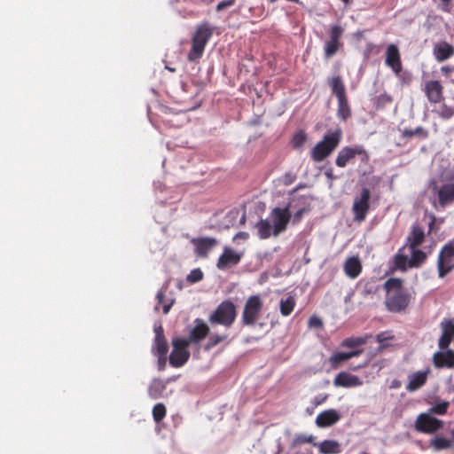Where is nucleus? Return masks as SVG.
I'll list each match as a JSON object with an SVG mask.
<instances>
[{"instance_id":"1","label":"nucleus","mask_w":454,"mask_h":454,"mask_svg":"<svg viewBox=\"0 0 454 454\" xmlns=\"http://www.w3.org/2000/svg\"><path fill=\"white\" fill-rule=\"evenodd\" d=\"M291 217L288 207L273 208L269 218L261 220L256 224L259 238L266 239L270 235L278 236L286 230Z\"/></svg>"},{"instance_id":"2","label":"nucleus","mask_w":454,"mask_h":454,"mask_svg":"<svg viewBox=\"0 0 454 454\" xmlns=\"http://www.w3.org/2000/svg\"><path fill=\"white\" fill-rule=\"evenodd\" d=\"M341 138L340 130L326 133L323 139L317 143L311 150V159L315 162H321L327 158L339 145Z\"/></svg>"},{"instance_id":"3","label":"nucleus","mask_w":454,"mask_h":454,"mask_svg":"<svg viewBox=\"0 0 454 454\" xmlns=\"http://www.w3.org/2000/svg\"><path fill=\"white\" fill-rule=\"evenodd\" d=\"M427 254L418 247H403L395 257L398 269L406 270L408 268H418L427 259Z\"/></svg>"},{"instance_id":"4","label":"nucleus","mask_w":454,"mask_h":454,"mask_svg":"<svg viewBox=\"0 0 454 454\" xmlns=\"http://www.w3.org/2000/svg\"><path fill=\"white\" fill-rule=\"evenodd\" d=\"M213 35V29L208 24H202L197 30L192 40V49L188 53L189 61H196L203 55L205 47Z\"/></svg>"},{"instance_id":"5","label":"nucleus","mask_w":454,"mask_h":454,"mask_svg":"<svg viewBox=\"0 0 454 454\" xmlns=\"http://www.w3.org/2000/svg\"><path fill=\"white\" fill-rule=\"evenodd\" d=\"M263 301L260 295H251L245 302L241 315V322L245 325H254L260 317Z\"/></svg>"},{"instance_id":"6","label":"nucleus","mask_w":454,"mask_h":454,"mask_svg":"<svg viewBox=\"0 0 454 454\" xmlns=\"http://www.w3.org/2000/svg\"><path fill=\"white\" fill-rule=\"evenodd\" d=\"M236 318V307L230 301H223L209 317L212 324H219L229 327Z\"/></svg>"},{"instance_id":"7","label":"nucleus","mask_w":454,"mask_h":454,"mask_svg":"<svg viewBox=\"0 0 454 454\" xmlns=\"http://www.w3.org/2000/svg\"><path fill=\"white\" fill-rule=\"evenodd\" d=\"M437 268L440 278H443L454 268V239L442 248L438 255Z\"/></svg>"},{"instance_id":"8","label":"nucleus","mask_w":454,"mask_h":454,"mask_svg":"<svg viewBox=\"0 0 454 454\" xmlns=\"http://www.w3.org/2000/svg\"><path fill=\"white\" fill-rule=\"evenodd\" d=\"M356 155H359L361 157V160L364 162H367L369 160V155L364 146H345L338 153L335 164L339 168H345Z\"/></svg>"},{"instance_id":"9","label":"nucleus","mask_w":454,"mask_h":454,"mask_svg":"<svg viewBox=\"0 0 454 454\" xmlns=\"http://www.w3.org/2000/svg\"><path fill=\"white\" fill-rule=\"evenodd\" d=\"M172 344L173 350L169 356V364L173 367H180L187 362L190 356L187 350L189 341L185 339L176 338L173 340Z\"/></svg>"},{"instance_id":"10","label":"nucleus","mask_w":454,"mask_h":454,"mask_svg":"<svg viewBox=\"0 0 454 454\" xmlns=\"http://www.w3.org/2000/svg\"><path fill=\"white\" fill-rule=\"evenodd\" d=\"M371 192L369 189L363 188L359 197L354 200L352 211L355 215L354 219L362 222L365 219L370 205Z\"/></svg>"},{"instance_id":"11","label":"nucleus","mask_w":454,"mask_h":454,"mask_svg":"<svg viewBox=\"0 0 454 454\" xmlns=\"http://www.w3.org/2000/svg\"><path fill=\"white\" fill-rule=\"evenodd\" d=\"M443 422L433 417L430 413L420 414L416 420L418 431L432 434L442 428Z\"/></svg>"},{"instance_id":"12","label":"nucleus","mask_w":454,"mask_h":454,"mask_svg":"<svg viewBox=\"0 0 454 454\" xmlns=\"http://www.w3.org/2000/svg\"><path fill=\"white\" fill-rule=\"evenodd\" d=\"M343 28L340 26L334 25L330 30V40L325 45V56L330 59L338 51L340 43V39L342 36Z\"/></svg>"},{"instance_id":"13","label":"nucleus","mask_w":454,"mask_h":454,"mask_svg":"<svg viewBox=\"0 0 454 454\" xmlns=\"http://www.w3.org/2000/svg\"><path fill=\"white\" fill-rule=\"evenodd\" d=\"M432 189L434 194H437L439 204L442 207L454 201V183H448L438 186L435 182L432 184Z\"/></svg>"},{"instance_id":"14","label":"nucleus","mask_w":454,"mask_h":454,"mask_svg":"<svg viewBox=\"0 0 454 454\" xmlns=\"http://www.w3.org/2000/svg\"><path fill=\"white\" fill-rule=\"evenodd\" d=\"M241 254L230 247H224L223 254L218 258L216 266L219 270H224L239 262Z\"/></svg>"},{"instance_id":"15","label":"nucleus","mask_w":454,"mask_h":454,"mask_svg":"<svg viewBox=\"0 0 454 454\" xmlns=\"http://www.w3.org/2000/svg\"><path fill=\"white\" fill-rule=\"evenodd\" d=\"M362 384L363 381L358 376L345 372L338 373L333 380L336 387H355Z\"/></svg>"},{"instance_id":"16","label":"nucleus","mask_w":454,"mask_h":454,"mask_svg":"<svg viewBox=\"0 0 454 454\" xmlns=\"http://www.w3.org/2000/svg\"><path fill=\"white\" fill-rule=\"evenodd\" d=\"M340 414L334 409H329L320 412L315 420L318 427L325 428L336 424L340 419Z\"/></svg>"},{"instance_id":"17","label":"nucleus","mask_w":454,"mask_h":454,"mask_svg":"<svg viewBox=\"0 0 454 454\" xmlns=\"http://www.w3.org/2000/svg\"><path fill=\"white\" fill-rule=\"evenodd\" d=\"M195 246V252L200 257H206L207 254L215 247L218 241L214 238H200L192 240Z\"/></svg>"},{"instance_id":"18","label":"nucleus","mask_w":454,"mask_h":454,"mask_svg":"<svg viewBox=\"0 0 454 454\" xmlns=\"http://www.w3.org/2000/svg\"><path fill=\"white\" fill-rule=\"evenodd\" d=\"M386 65L390 67L396 74L401 72L402 64L400 53L395 44H390L387 48Z\"/></svg>"},{"instance_id":"19","label":"nucleus","mask_w":454,"mask_h":454,"mask_svg":"<svg viewBox=\"0 0 454 454\" xmlns=\"http://www.w3.org/2000/svg\"><path fill=\"white\" fill-rule=\"evenodd\" d=\"M409 303L408 297L403 294L389 295L386 300V305L390 311L399 312L404 309Z\"/></svg>"},{"instance_id":"20","label":"nucleus","mask_w":454,"mask_h":454,"mask_svg":"<svg viewBox=\"0 0 454 454\" xmlns=\"http://www.w3.org/2000/svg\"><path fill=\"white\" fill-rule=\"evenodd\" d=\"M155 338L153 346V353L154 355H167L168 346L163 334L161 325L154 327Z\"/></svg>"},{"instance_id":"21","label":"nucleus","mask_w":454,"mask_h":454,"mask_svg":"<svg viewBox=\"0 0 454 454\" xmlns=\"http://www.w3.org/2000/svg\"><path fill=\"white\" fill-rule=\"evenodd\" d=\"M433 53L438 62H442L454 55V47L446 42H440L434 46Z\"/></svg>"},{"instance_id":"22","label":"nucleus","mask_w":454,"mask_h":454,"mask_svg":"<svg viewBox=\"0 0 454 454\" xmlns=\"http://www.w3.org/2000/svg\"><path fill=\"white\" fill-rule=\"evenodd\" d=\"M343 270L349 278L354 279L357 278L362 271V264L359 258L357 256L348 258L344 262Z\"/></svg>"},{"instance_id":"23","label":"nucleus","mask_w":454,"mask_h":454,"mask_svg":"<svg viewBox=\"0 0 454 454\" xmlns=\"http://www.w3.org/2000/svg\"><path fill=\"white\" fill-rule=\"evenodd\" d=\"M428 372L429 370L419 371L409 375V382L406 386V389L409 392H413L420 388L426 383Z\"/></svg>"},{"instance_id":"24","label":"nucleus","mask_w":454,"mask_h":454,"mask_svg":"<svg viewBox=\"0 0 454 454\" xmlns=\"http://www.w3.org/2000/svg\"><path fill=\"white\" fill-rule=\"evenodd\" d=\"M361 353V349L352 350L349 352H336L329 357V362L333 369H337L344 362L350 358L358 356Z\"/></svg>"},{"instance_id":"25","label":"nucleus","mask_w":454,"mask_h":454,"mask_svg":"<svg viewBox=\"0 0 454 454\" xmlns=\"http://www.w3.org/2000/svg\"><path fill=\"white\" fill-rule=\"evenodd\" d=\"M424 239V230L419 225H413L407 237V242L404 247H419L423 243Z\"/></svg>"},{"instance_id":"26","label":"nucleus","mask_w":454,"mask_h":454,"mask_svg":"<svg viewBox=\"0 0 454 454\" xmlns=\"http://www.w3.org/2000/svg\"><path fill=\"white\" fill-rule=\"evenodd\" d=\"M426 93L429 101L438 103L442 98V86L438 81H430L426 84Z\"/></svg>"},{"instance_id":"27","label":"nucleus","mask_w":454,"mask_h":454,"mask_svg":"<svg viewBox=\"0 0 454 454\" xmlns=\"http://www.w3.org/2000/svg\"><path fill=\"white\" fill-rule=\"evenodd\" d=\"M208 326L203 321L197 319L196 325L191 331L187 340L189 343L198 342L206 337V335L208 333Z\"/></svg>"},{"instance_id":"28","label":"nucleus","mask_w":454,"mask_h":454,"mask_svg":"<svg viewBox=\"0 0 454 454\" xmlns=\"http://www.w3.org/2000/svg\"><path fill=\"white\" fill-rule=\"evenodd\" d=\"M313 444L318 447L322 454H340L342 451L340 443L335 440H325L320 443L313 442Z\"/></svg>"},{"instance_id":"29","label":"nucleus","mask_w":454,"mask_h":454,"mask_svg":"<svg viewBox=\"0 0 454 454\" xmlns=\"http://www.w3.org/2000/svg\"><path fill=\"white\" fill-rule=\"evenodd\" d=\"M434 360L437 367L454 368V351L449 349L445 352H438L434 355Z\"/></svg>"},{"instance_id":"30","label":"nucleus","mask_w":454,"mask_h":454,"mask_svg":"<svg viewBox=\"0 0 454 454\" xmlns=\"http://www.w3.org/2000/svg\"><path fill=\"white\" fill-rule=\"evenodd\" d=\"M166 389V384L160 379H154L148 388L149 396L153 399H158L162 396Z\"/></svg>"},{"instance_id":"31","label":"nucleus","mask_w":454,"mask_h":454,"mask_svg":"<svg viewBox=\"0 0 454 454\" xmlns=\"http://www.w3.org/2000/svg\"><path fill=\"white\" fill-rule=\"evenodd\" d=\"M329 85L332 89L333 93L336 96L337 99L346 97L345 86L340 76H335L330 79Z\"/></svg>"},{"instance_id":"32","label":"nucleus","mask_w":454,"mask_h":454,"mask_svg":"<svg viewBox=\"0 0 454 454\" xmlns=\"http://www.w3.org/2000/svg\"><path fill=\"white\" fill-rule=\"evenodd\" d=\"M351 114L350 107L347 97L338 98L337 115L340 119L345 121Z\"/></svg>"},{"instance_id":"33","label":"nucleus","mask_w":454,"mask_h":454,"mask_svg":"<svg viewBox=\"0 0 454 454\" xmlns=\"http://www.w3.org/2000/svg\"><path fill=\"white\" fill-rule=\"evenodd\" d=\"M430 444L436 451L447 450L452 447L451 441L444 437H435L431 440Z\"/></svg>"},{"instance_id":"34","label":"nucleus","mask_w":454,"mask_h":454,"mask_svg":"<svg viewBox=\"0 0 454 454\" xmlns=\"http://www.w3.org/2000/svg\"><path fill=\"white\" fill-rule=\"evenodd\" d=\"M164 298H165L164 292L162 290H160L156 295L157 304L155 305V310H158L159 306L160 304H162L163 313L168 314L173 305V301L171 300V301L166 302L164 301Z\"/></svg>"},{"instance_id":"35","label":"nucleus","mask_w":454,"mask_h":454,"mask_svg":"<svg viewBox=\"0 0 454 454\" xmlns=\"http://www.w3.org/2000/svg\"><path fill=\"white\" fill-rule=\"evenodd\" d=\"M295 301L293 297H288L286 300L280 301V312L283 316H288L294 310Z\"/></svg>"},{"instance_id":"36","label":"nucleus","mask_w":454,"mask_h":454,"mask_svg":"<svg viewBox=\"0 0 454 454\" xmlns=\"http://www.w3.org/2000/svg\"><path fill=\"white\" fill-rule=\"evenodd\" d=\"M166 415V408L162 403H157L153 409V416L156 422H160Z\"/></svg>"},{"instance_id":"37","label":"nucleus","mask_w":454,"mask_h":454,"mask_svg":"<svg viewBox=\"0 0 454 454\" xmlns=\"http://www.w3.org/2000/svg\"><path fill=\"white\" fill-rule=\"evenodd\" d=\"M365 343L363 338H348L341 342V347L356 348Z\"/></svg>"},{"instance_id":"38","label":"nucleus","mask_w":454,"mask_h":454,"mask_svg":"<svg viewBox=\"0 0 454 454\" xmlns=\"http://www.w3.org/2000/svg\"><path fill=\"white\" fill-rule=\"evenodd\" d=\"M403 137H411L413 136H420L422 137H427V131H426L423 128L418 127L414 129H404L403 132Z\"/></svg>"},{"instance_id":"39","label":"nucleus","mask_w":454,"mask_h":454,"mask_svg":"<svg viewBox=\"0 0 454 454\" xmlns=\"http://www.w3.org/2000/svg\"><path fill=\"white\" fill-rule=\"evenodd\" d=\"M307 139L306 134L303 132H298L296 133L292 140L293 145L296 149L302 148L305 141Z\"/></svg>"},{"instance_id":"40","label":"nucleus","mask_w":454,"mask_h":454,"mask_svg":"<svg viewBox=\"0 0 454 454\" xmlns=\"http://www.w3.org/2000/svg\"><path fill=\"white\" fill-rule=\"evenodd\" d=\"M442 333L450 337H454V324L450 320H447L441 323Z\"/></svg>"},{"instance_id":"41","label":"nucleus","mask_w":454,"mask_h":454,"mask_svg":"<svg viewBox=\"0 0 454 454\" xmlns=\"http://www.w3.org/2000/svg\"><path fill=\"white\" fill-rule=\"evenodd\" d=\"M203 278V273L200 269L192 270L187 276V280L191 283H196Z\"/></svg>"},{"instance_id":"42","label":"nucleus","mask_w":454,"mask_h":454,"mask_svg":"<svg viewBox=\"0 0 454 454\" xmlns=\"http://www.w3.org/2000/svg\"><path fill=\"white\" fill-rule=\"evenodd\" d=\"M448 406H449L448 402H443V403H438L430 409V412L439 414V415L445 414L447 411Z\"/></svg>"},{"instance_id":"43","label":"nucleus","mask_w":454,"mask_h":454,"mask_svg":"<svg viewBox=\"0 0 454 454\" xmlns=\"http://www.w3.org/2000/svg\"><path fill=\"white\" fill-rule=\"evenodd\" d=\"M451 340L452 339L450 337H449V336L445 335L443 333H442V335H441V337L439 339V343H438L439 344V348L441 349L447 348L449 347Z\"/></svg>"},{"instance_id":"44","label":"nucleus","mask_w":454,"mask_h":454,"mask_svg":"<svg viewBox=\"0 0 454 454\" xmlns=\"http://www.w3.org/2000/svg\"><path fill=\"white\" fill-rule=\"evenodd\" d=\"M235 0H223L217 4L216 11L221 12L228 7L232 6L235 4Z\"/></svg>"},{"instance_id":"45","label":"nucleus","mask_w":454,"mask_h":454,"mask_svg":"<svg viewBox=\"0 0 454 454\" xmlns=\"http://www.w3.org/2000/svg\"><path fill=\"white\" fill-rule=\"evenodd\" d=\"M239 216V210L232 209L227 214L226 218L228 219V222L231 223V225L233 226L235 220Z\"/></svg>"},{"instance_id":"46","label":"nucleus","mask_w":454,"mask_h":454,"mask_svg":"<svg viewBox=\"0 0 454 454\" xmlns=\"http://www.w3.org/2000/svg\"><path fill=\"white\" fill-rule=\"evenodd\" d=\"M225 339L223 335H212L209 340L208 347H213Z\"/></svg>"},{"instance_id":"47","label":"nucleus","mask_w":454,"mask_h":454,"mask_svg":"<svg viewBox=\"0 0 454 454\" xmlns=\"http://www.w3.org/2000/svg\"><path fill=\"white\" fill-rule=\"evenodd\" d=\"M306 212L305 208L299 209L293 216V223H297L301 221L303 214Z\"/></svg>"},{"instance_id":"48","label":"nucleus","mask_w":454,"mask_h":454,"mask_svg":"<svg viewBox=\"0 0 454 454\" xmlns=\"http://www.w3.org/2000/svg\"><path fill=\"white\" fill-rule=\"evenodd\" d=\"M309 326L312 327H320L322 326V320L317 317H311L309 320Z\"/></svg>"},{"instance_id":"49","label":"nucleus","mask_w":454,"mask_h":454,"mask_svg":"<svg viewBox=\"0 0 454 454\" xmlns=\"http://www.w3.org/2000/svg\"><path fill=\"white\" fill-rule=\"evenodd\" d=\"M392 339V336L387 333H380L377 335V340L380 344H383L385 340Z\"/></svg>"},{"instance_id":"50","label":"nucleus","mask_w":454,"mask_h":454,"mask_svg":"<svg viewBox=\"0 0 454 454\" xmlns=\"http://www.w3.org/2000/svg\"><path fill=\"white\" fill-rule=\"evenodd\" d=\"M296 441H298L300 442L312 443L314 441V436L313 435H300V436H297Z\"/></svg>"},{"instance_id":"51","label":"nucleus","mask_w":454,"mask_h":454,"mask_svg":"<svg viewBox=\"0 0 454 454\" xmlns=\"http://www.w3.org/2000/svg\"><path fill=\"white\" fill-rule=\"evenodd\" d=\"M158 356V364L160 369L164 368L167 363V355H157Z\"/></svg>"},{"instance_id":"52","label":"nucleus","mask_w":454,"mask_h":454,"mask_svg":"<svg viewBox=\"0 0 454 454\" xmlns=\"http://www.w3.org/2000/svg\"><path fill=\"white\" fill-rule=\"evenodd\" d=\"M379 100L383 104H387L392 101V98L387 94H382L380 96Z\"/></svg>"},{"instance_id":"53","label":"nucleus","mask_w":454,"mask_h":454,"mask_svg":"<svg viewBox=\"0 0 454 454\" xmlns=\"http://www.w3.org/2000/svg\"><path fill=\"white\" fill-rule=\"evenodd\" d=\"M248 238V233L247 232H239L237 233L235 236H234V239H247Z\"/></svg>"},{"instance_id":"54","label":"nucleus","mask_w":454,"mask_h":454,"mask_svg":"<svg viewBox=\"0 0 454 454\" xmlns=\"http://www.w3.org/2000/svg\"><path fill=\"white\" fill-rule=\"evenodd\" d=\"M453 67H449V66H444V67H441V71L442 74H448L449 73H450L451 71H453Z\"/></svg>"},{"instance_id":"55","label":"nucleus","mask_w":454,"mask_h":454,"mask_svg":"<svg viewBox=\"0 0 454 454\" xmlns=\"http://www.w3.org/2000/svg\"><path fill=\"white\" fill-rule=\"evenodd\" d=\"M325 399H326V396H324V397L317 396L314 399V404L319 405V404L323 403Z\"/></svg>"},{"instance_id":"56","label":"nucleus","mask_w":454,"mask_h":454,"mask_svg":"<svg viewBox=\"0 0 454 454\" xmlns=\"http://www.w3.org/2000/svg\"><path fill=\"white\" fill-rule=\"evenodd\" d=\"M325 175L328 178H330V179H334V178H336L335 176H333V171H332L331 169L326 170V171L325 172Z\"/></svg>"},{"instance_id":"57","label":"nucleus","mask_w":454,"mask_h":454,"mask_svg":"<svg viewBox=\"0 0 454 454\" xmlns=\"http://www.w3.org/2000/svg\"><path fill=\"white\" fill-rule=\"evenodd\" d=\"M245 222H246V214H245V212H243L239 218V223L244 224Z\"/></svg>"},{"instance_id":"58","label":"nucleus","mask_w":454,"mask_h":454,"mask_svg":"<svg viewBox=\"0 0 454 454\" xmlns=\"http://www.w3.org/2000/svg\"><path fill=\"white\" fill-rule=\"evenodd\" d=\"M397 280L395 279H391V280H388L386 282V286L388 287L390 285H394V284H397Z\"/></svg>"},{"instance_id":"59","label":"nucleus","mask_w":454,"mask_h":454,"mask_svg":"<svg viewBox=\"0 0 454 454\" xmlns=\"http://www.w3.org/2000/svg\"><path fill=\"white\" fill-rule=\"evenodd\" d=\"M442 4L449 5L452 0H440Z\"/></svg>"},{"instance_id":"60","label":"nucleus","mask_w":454,"mask_h":454,"mask_svg":"<svg viewBox=\"0 0 454 454\" xmlns=\"http://www.w3.org/2000/svg\"><path fill=\"white\" fill-rule=\"evenodd\" d=\"M434 217H432V220H431V222L429 223V227H430V228L432 227V225L434 224Z\"/></svg>"},{"instance_id":"61","label":"nucleus","mask_w":454,"mask_h":454,"mask_svg":"<svg viewBox=\"0 0 454 454\" xmlns=\"http://www.w3.org/2000/svg\"><path fill=\"white\" fill-rule=\"evenodd\" d=\"M351 0H343L344 3L348 4L349 3Z\"/></svg>"}]
</instances>
